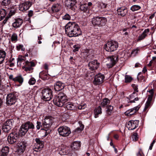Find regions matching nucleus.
<instances>
[{"label": "nucleus", "mask_w": 156, "mask_h": 156, "mask_svg": "<svg viewBox=\"0 0 156 156\" xmlns=\"http://www.w3.org/2000/svg\"><path fill=\"white\" fill-rule=\"evenodd\" d=\"M118 57L117 56L108 57H106L108 61H106V65L108 68H110L113 66L118 60Z\"/></svg>", "instance_id": "9d476101"}, {"label": "nucleus", "mask_w": 156, "mask_h": 156, "mask_svg": "<svg viewBox=\"0 0 156 156\" xmlns=\"http://www.w3.org/2000/svg\"><path fill=\"white\" fill-rule=\"evenodd\" d=\"M11 3L10 0H3L2 2V4L4 6H7Z\"/></svg>", "instance_id": "a18cd8bd"}, {"label": "nucleus", "mask_w": 156, "mask_h": 156, "mask_svg": "<svg viewBox=\"0 0 156 156\" xmlns=\"http://www.w3.org/2000/svg\"><path fill=\"white\" fill-rule=\"evenodd\" d=\"M25 58L24 57H19L18 59V62H19L20 63L21 65L23 62H24Z\"/></svg>", "instance_id": "8fccbe9b"}, {"label": "nucleus", "mask_w": 156, "mask_h": 156, "mask_svg": "<svg viewBox=\"0 0 156 156\" xmlns=\"http://www.w3.org/2000/svg\"><path fill=\"white\" fill-rule=\"evenodd\" d=\"M144 110H146L151 105L153 98H147Z\"/></svg>", "instance_id": "58836bf2"}, {"label": "nucleus", "mask_w": 156, "mask_h": 156, "mask_svg": "<svg viewBox=\"0 0 156 156\" xmlns=\"http://www.w3.org/2000/svg\"><path fill=\"white\" fill-rule=\"evenodd\" d=\"M58 131L60 136L64 137L69 136L71 133L70 128L66 126H60L58 128Z\"/></svg>", "instance_id": "0eeeda50"}, {"label": "nucleus", "mask_w": 156, "mask_h": 156, "mask_svg": "<svg viewBox=\"0 0 156 156\" xmlns=\"http://www.w3.org/2000/svg\"><path fill=\"white\" fill-rule=\"evenodd\" d=\"M127 8L124 7L119 8L117 10V13L118 15L122 16H125L127 13Z\"/></svg>", "instance_id": "a211bd4d"}, {"label": "nucleus", "mask_w": 156, "mask_h": 156, "mask_svg": "<svg viewBox=\"0 0 156 156\" xmlns=\"http://www.w3.org/2000/svg\"><path fill=\"white\" fill-rule=\"evenodd\" d=\"M17 98H6L7 104L11 105L15 104Z\"/></svg>", "instance_id": "473e14b6"}, {"label": "nucleus", "mask_w": 156, "mask_h": 156, "mask_svg": "<svg viewBox=\"0 0 156 156\" xmlns=\"http://www.w3.org/2000/svg\"><path fill=\"white\" fill-rule=\"evenodd\" d=\"M140 7L138 5H133L131 8V10L133 11L138 10L140 9Z\"/></svg>", "instance_id": "37998d69"}, {"label": "nucleus", "mask_w": 156, "mask_h": 156, "mask_svg": "<svg viewBox=\"0 0 156 156\" xmlns=\"http://www.w3.org/2000/svg\"><path fill=\"white\" fill-rule=\"evenodd\" d=\"M36 128L37 130H39L41 128H44V125L43 124V122L42 123L40 122L37 121V122Z\"/></svg>", "instance_id": "ea45409f"}, {"label": "nucleus", "mask_w": 156, "mask_h": 156, "mask_svg": "<svg viewBox=\"0 0 156 156\" xmlns=\"http://www.w3.org/2000/svg\"><path fill=\"white\" fill-rule=\"evenodd\" d=\"M65 28L66 32L69 37H78L82 34L79 26L75 23L69 22Z\"/></svg>", "instance_id": "f257e3e1"}, {"label": "nucleus", "mask_w": 156, "mask_h": 156, "mask_svg": "<svg viewBox=\"0 0 156 156\" xmlns=\"http://www.w3.org/2000/svg\"><path fill=\"white\" fill-rule=\"evenodd\" d=\"M14 12L12 11H10L9 13L8 17H9V18L12 15H13L14 14Z\"/></svg>", "instance_id": "69168bd1"}, {"label": "nucleus", "mask_w": 156, "mask_h": 156, "mask_svg": "<svg viewBox=\"0 0 156 156\" xmlns=\"http://www.w3.org/2000/svg\"><path fill=\"white\" fill-rule=\"evenodd\" d=\"M81 145V142L79 141H75L71 145L72 150L71 156H77V153L76 151H78L80 149Z\"/></svg>", "instance_id": "6e6552de"}, {"label": "nucleus", "mask_w": 156, "mask_h": 156, "mask_svg": "<svg viewBox=\"0 0 156 156\" xmlns=\"http://www.w3.org/2000/svg\"><path fill=\"white\" fill-rule=\"evenodd\" d=\"M24 79L21 75H19L14 77L13 81L15 82H18L20 85H22Z\"/></svg>", "instance_id": "7c9ffc66"}, {"label": "nucleus", "mask_w": 156, "mask_h": 156, "mask_svg": "<svg viewBox=\"0 0 156 156\" xmlns=\"http://www.w3.org/2000/svg\"><path fill=\"white\" fill-rule=\"evenodd\" d=\"M138 134L136 133H134L132 136L133 140L135 141H137L138 139Z\"/></svg>", "instance_id": "de8ad7c7"}, {"label": "nucleus", "mask_w": 156, "mask_h": 156, "mask_svg": "<svg viewBox=\"0 0 156 156\" xmlns=\"http://www.w3.org/2000/svg\"><path fill=\"white\" fill-rule=\"evenodd\" d=\"M32 5V3L29 1H26L19 6V9L22 11L27 10Z\"/></svg>", "instance_id": "ddd939ff"}, {"label": "nucleus", "mask_w": 156, "mask_h": 156, "mask_svg": "<svg viewBox=\"0 0 156 156\" xmlns=\"http://www.w3.org/2000/svg\"><path fill=\"white\" fill-rule=\"evenodd\" d=\"M18 93H10L8 94L6 98H16L18 97Z\"/></svg>", "instance_id": "c03bdc74"}, {"label": "nucleus", "mask_w": 156, "mask_h": 156, "mask_svg": "<svg viewBox=\"0 0 156 156\" xmlns=\"http://www.w3.org/2000/svg\"><path fill=\"white\" fill-rule=\"evenodd\" d=\"M137 94L136 92H133L130 95V98H133L134 97H137Z\"/></svg>", "instance_id": "0e129e2a"}, {"label": "nucleus", "mask_w": 156, "mask_h": 156, "mask_svg": "<svg viewBox=\"0 0 156 156\" xmlns=\"http://www.w3.org/2000/svg\"><path fill=\"white\" fill-rule=\"evenodd\" d=\"M23 23V20L21 19L18 18L15 20V21L12 23V27L17 28L20 27Z\"/></svg>", "instance_id": "4be33fe9"}, {"label": "nucleus", "mask_w": 156, "mask_h": 156, "mask_svg": "<svg viewBox=\"0 0 156 156\" xmlns=\"http://www.w3.org/2000/svg\"><path fill=\"white\" fill-rule=\"evenodd\" d=\"M139 123L138 120H131L129 121L127 123V127L129 130H133L137 128Z\"/></svg>", "instance_id": "f8f14e48"}, {"label": "nucleus", "mask_w": 156, "mask_h": 156, "mask_svg": "<svg viewBox=\"0 0 156 156\" xmlns=\"http://www.w3.org/2000/svg\"><path fill=\"white\" fill-rule=\"evenodd\" d=\"M79 123L80 124V127H78L75 130V132L78 133L81 132L83 129L84 128V125L82 124V122L81 121H80Z\"/></svg>", "instance_id": "e433bc0d"}, {"label": "nucleus", "mask_w": 156, "mask_h": 156, "mask_svg": "<svg viewBox=\"0 0 156 156\" xmlns=\"http://www.w3.org/2000/svg\"><path fill=\"white\" fill-rule=\"evenodd\" d=\"M76 3V0H66V4L68 8L73 10L75 9L74 6Z\"/></svg>", "instance_id": "aec40b11"}, {"label": "nucleus", "mask_w": 156, "mask_h": 156, "mask_svg": "<svg viewBox=\"0 0 156 156\" xmlns=\"http://www.w3.org/2000/svg\"><path fill=\"white\" fill-rule=\"evenodd\" d=\"M28 131L23 124L21 125L20 129L18 130V131L19 133L20 136H24Z\"/></svg>", "instance_id": "412c9836"}, {"label": "nucleus", "mask_w": 156, "mask_h": 156, "mask_svg": "<svg viewBox=\"0 0 156 156\" xmlns=\"http://www.w3.org/2000/svg\"><path fill=\"white\" fill-rule=\"evenodd\" d=\"M101 110L102 109L100 106H99L95 108L94 110V113L95 118L98 117V115L102 113Z\"/></svg>", "instance_id": "bb28decb"}, {"label": "nucleus", "mask_w": 156, "mask_h": 156, "mask_svg": "<svg viewBox=\"0 0 156 156\" xmlns=\"http://www.w3.org/2000/svg\"><path fill=\"white\" fill-rule=\"evenodd\" d=\"M53 117L50 116H46L42 121L44 125V128H47L50 127L54 122Z\"/></svg>", "instance_id": "1a4fd4ad"}, {"label": "nucleus", "mask_w": 156, "mask_h": 156, "mask_svg": "<svg viewBox=\"0 0 156 156\" xmlns=\"http://www.w3.org/2000/svg\"><path fill=\"white\" fill-rule=\"evenodd\" d=\"M107 22L105 18L97 16L92 19V23L94 26H104Z\"/></svg>", "instance_id": "423d86ee"}, {"label": "nucleus", "mask_w": 156, "mask_h": 156, "mask_svg": "<svg viewBox=\"0 0 156 156\" xmlns=\"http://www.w3.org/2000/svg\"><path fill=\"white\" fill-rule=\"evenodd\" d=\"M62 120L63 121H65V120L68 119L69 118V115L66 113L63 114L62 115Z\"/></svg>", "instance_id": "603ef678"}, {"label": "nucleus", "mask_w": 156, "mask_h": 156, "mask_svg": "<svg viewBox=\"0 0 156 156\" xmlns=\"http://www.w3.org/2000/svg\"><path fill=\"white\" fill-rule=\"evenodd\" d=\"M6 55L5 51L2 49H0V64L3 63Z\"/></svg>", "instance_id": "393cba45"}, {"label": "nucleus", "mask_w": 156, "mask_h": 156, "mask_svg": "<svg viewBox=\"0 0 156 156\" xmlns=\"http://www.w3.org/2000/svg\"><path fill=\"white\" fill-rule=\"evenodd\" d=\"M41 130H45V134L44 136V137H46L48 134H49L51 132V130L49 129V128H41Z\"/></svg>", "instance_id": "79ce46f5"}, {"label": "nucleus", "mask_w": 156, "mask_h": 156, "mask_svg": "<svg viewBox=\"0 0 156 156\" xmlns=\"http://www.w3.org/2000/svg\"><path fill=\"white\" fill-rule=\"evenodd\" d=\"M100 64L97 60H94L90 62L88 64L89 69L92 70L97 69L99 66Z\"/></svg>", "instance_id": "f3484780"}, {"label": "nucleus", "mask_w": 156, "mask_h": 156, "mask_svg": "<svg viewBox=\"0 0 156 156\" xmlns=\"http://www.w3.org/2000/svg\"><path fill=\"white\" fill-rule=\"evenodd\" d=\"M16 48L19 51L20 49L22 51H24L25 50V48L23 47V45L20 44L16 46Z\"/></svg>", "instance_id": "5fc2aeb1"}, {"label": "nucleus", "mask_w": 156, "mask_h": 156, "mask_svg": "<svg viewBox=\"0 0 156 156\" xmlns=\"http://www.w3.org/2000/svg\"><path fill=\"white\" fill-rule=\"evenodd\" d=\"M138 50L135 49L133 50L131 53V54L133 55V56L135 55L138 53Z\"/></svg>", "instance_id": "680f3d73"}, {"label": "nucleus", "mask_w": 156, "mask_h": 156, "mask_svg": "<svg viewBox=\"0 0 156 156\" xmlns=\"http://www.w3.org/2000/svg\"><path fill=\"white\" fill-rule=\"evenodd\" d=\"M9 150V148L7 146H5L2 148L1 150V156H7Z\"/></svg>", "instance_id": "cd10ccee"}, {"label": "nucleus", "mask_w": 156, "mask_h": 156, "mask_svg": "<svg viewBox=\"0 0 156 156\" xmlns=\"http://www.w3.org/2000/svg\"><path fill=\"white\" fill-rule=\"evenodd\" d=\"M51 90L48 88L44 89L42 90V98H51L52 97Z\"/></svg>", "instance_id": "dca6fc26"}, {"label": "nucleus", "mask_w": 156, "mask_h": 156, "mask_svg": "<svg viewBox=\"0 0 156 156\" xmlns=\"http://www.w3.org/2000/svg\"><path fill=\"white\" fill-rule=\"evenodd\" d=\"M149 92L150 93V94L148 95V98H152L154 94L153 90V89H151L149 91Z\"/></svg>", "instance_id": "bf43d9fd"}, {"label": "nucleus", "mask_w": 156, "mask_h": 156, "mask_svg": "<svg viewBox=\"0 0 156 156\" xmlns=\"http://www.w3.org/2000/svg\"><path fill=\"white\" fill-rule=\"evenodd\" d=\"M80 9L82 11L87 13H89V8L86 4L81 5L80 6Z\"/></svg>", "instance_id": "f704fd0d"}, {"label": "nucleus", "mask_w": 156, "mask_h": 156, "mask_svg": "<svg viewBox=\"0 0 156 156\" xmlns=\"http://www.w3.org/2000/svg\"><path fill=\"white\" fill-rule=\"evenodd\" d=\"M53 101L54 104L58 107H61L64 105L68 110L74 111L77 109V106L75 104L69 102L65 104L66 100L63 99V98H54Z\"/></svg>", "instance_id": "f03ea898"}, {"label": "nucleus", "mask_w": 156, "mask_h": 156, "mask_svg": "<svg viewBox=\"0 0 156 156\" xmlns=\"http://www.w3.org/2000/svg\"><path fill=\"white\" fill-rule=\"evenodd\" d=\"M58 149V153L62 155L67 154L70 151L69 147L66 146L61 147Z\"/></svg>", "instance_id": "4468645a"}, {"label": "nucleus", "mask_w": 156, "mask_h": 156, "mask_svg": "<svg viewBox=\"0 0 156 156\" xmlns=\"http://www.w3.org/2000/svg\"><path fill=\"white\" fill-rule=\"evenodd\" d=\"M17 40V35L16 34H13L11 37V41H16Z\"/></svg>", "instance_id": "3c124183"}, {"label": "nucleus", "mask_w": 156, "mask_h": 156, "mask_svg": "<svg viewBox=\"0 0 156 156\" xmlns=\"http://www.w3.org/2000/svg\"><path fill=\"white\" fill-rule=\"evenodd\" d=\"M65 86V84L63 83L58 81L55 84L54 89L56 91H59L63 89Z\"/></svg>", "instance_id": "6ab92c4d"}, {"label": "nucleus", "mask_w": 156, "mask_h": 156, "mask_svg": "<svg viewBox=\"0 0 156 156\" xmlns=\"http://www.w3.org/2000/svg\"><path fill=\"white\" fill-rule=\"evenodd\" d=\"M118 47V43L113 41H108L105 45V49L107 51L112 52L116 50Z\"/></svg>", "instance_id": "20e7f679"}, {"label": "nucleus", "mask_w": 156, "mask_h": 156, "mask_svg": "<svg viewBox=\"0 0 156 156\" xmlns=\"http://www.w3.org/2000/svg\"><path fill=\"white\" fill-rule=\"evenodd\" d=\"M25 66H30L31 67H34L35 66L34 63V62H29L28 61H27L25 62Z\"/></svg>", "instance_id": "a19ab883"}, {"label": "nucleus", "mask_w": 156, "mask_h": 156, "mask_svg": "<svg viewBox=\"0 0 156 156\" xmlns=\"http://www.w3.org/2000/svg\"><path fill=\"white\" fill-rule=\"evenodd\" d=\"M66 95L62 92H60L58 94L57 98H63L66 97Z\"/></svg>", "instance_id": "052dcab7"}, {"label": "nucleus", "mask_w": 156, "mask_h": 156, "mask_svg": "<svg viewBox=\"0 0 156 156\" xmlns=\"http://www.w3.org/2000/svg\"><path fill=\"white\" fill-rule=\"evenodd\" d=\"M63 19L66 20H69L71 19V17L70 15L68 14H66L62 17Z\"/></svg>", "instance_id": "864d4df0"}, {"label": "nucleus", "mask_w": 156, "mask_h": 156, "mask_svg": "<svg viewBox=\"0 0 156 156\" xmlns=\"http://www.w3.org/2000/svg\"><path fill=\"white\" fill-rule=\"evenodd\" d=\"M60 6L58 4H54L51 7V10L53 12H58L60 9Z\"/></svg>", "instance_id": "c9c22d12"}, {"label": "nucleus", "mask_w": 156, "mask_h": 156, "mask_svg": "<svg viewBox=\"0 0 156 156\" xmlns=\"http://www.w3.org/2000/svg\"><path fill=\"white\" fill-rule=\"evenodd\" d=\"M149 31L150 30L149 29L147 28L145 30L141 35L138 37L137 41H139L144 39L147 36V34L149 32Z\"/></svg>", "instance_id": "5701e85b"}, {"label": "nucleus", "mask_w": 156, "mask_h": 156, "mask_svg": "<svg viewBox=\"0 0 156 156\" xmlns=\"http://www.w3.org/2000/svg\"><path fill=\"white\" fill-rule=\"evenodd\" d=\"M104 76L101 73L96 75L94 77L93 83L94 84L98 85L102 83L104 81Z\"/></svg>", "instance_id": "9b49d317"}, {"label": "nucleus", "mask_w": 156, "mask_h": 156, "mask_svg": "<svg viewBox=\"0 0 156 156\" xmlns=\"http://www.w3.org/2000/svg\"><path fill=\"white\" fill-rule=\"evenodd\" d=\"M14 12L12 11H10L9 13L8 17H9V18L12 15H13L14 14Z\"/></svg>", "instance_id": "338daca9"}, {"label": "nucleus", "mask_w": 156, "mask_h": 156, "mask_svg": "<svg viewBox=\"0 0 156 156\" xmlns=\"http://www.w3.org/2000/svg\"><path fill=\"white\" fill-rule=\"evenodd\" d=\"M36 80L33 77L31 78L29 80L28 83L30 85H33L36 83Z\"/></svg>", "instance_id": "49530a36"}, {"label": "nucleus", "mask_w": 156, "mask_h": 156, "mask_svg": "<svg viewBox=\"0 0 156 156\" xmlns=\"http://www.w3.org/2000/svg\"><path fill=\"white\" fill-rule=\"evenodd\" d=\"M73 47L74 48V49L73 50V52H75L76 51H78L79 50V49L80 48V47L79 45H75L73 46Z\"/></svg>", "instance_id": "4d7b16f0"}, {"label": "nucleus", "mask_w": 156, "mask_h": 156, "mask_svg": "<svg viewBox=\"0 0 156 156\" xmlns=\"http://www.w3.org/2000/svg\"><path fill=\"white\" fill-rule=\"evenodd\" d=\"M132 86L134 89V92H135V91H136V92H138V91L137 86L135 84H132Z\"/></svg>", "instance_id": "e2e57ef3"}, {"label": "nucleus", "mask_w": 156, "mask_h": 156, "mask_svg": "<svg viewBox=\"0 0 156 156\" xmlns=\"http://www.w3.org/2000/svg\"><path fill=\"white\" fill-rule=\"evenodd\" d=\"M132 80V78L130 76L126 75L125 77V82L126 83L130 82Z\"/></svg>", "instance_id": "09e8293b"}, {"label": "nucleus", "mask_w": 156, "mask_h": 156, "mask_svg": "<svg viewBox=\"0 0 156 156\" xmlns=\"http://www.w3.org/2000/svg\"><path fill=\"white\" fill-rule=\"evenodd\" d=\"M23 67L25 68V70L26 71H30L33 69V68L32 67L30 66L28 67L24 66H23Z\"/></svg>", "instance_id": "6e6d98bb"}, {"label": "nucleus", "mask_w": 156, "mask_h": 156, "mask_svg": "<svg viewBox=\"0 0 156 156\" xmlns=\"http://www.w3.org/2000/svg\"><path fill=\"white\" fill-rule=\"evenodd\" d=\"M140 106L139 105L135 107L132 109L127 111L125 113L126 115L129 114L130 115H134L139 109Z\"/></svg>", "instance_id": "b1692460"}, {"label": "nucleus", "mask_w": 156, "mask_h": 156, "mask_svg": "<svg viewBox=\"0 0 156 156\" xmlns=\"http://www.w3.org/2000/svg\"><path fill=\"white\" fill-rule=\"evenodd\" d=\"M28 146L27 141L24 139H22L17 144L16 152L19 155L23 154Z\"/></svg>", "instance_id": "7ed1b4c3"}, {"label": "nucleus", "mask_w": 156, "mask_h": 156, "mask_svg": "<svg viewBox=\"0 0 156 156\" xmlns=\"http://www.w3.org/2000/svg\"><path fill=\"white\" fill-rule=\"evenodd\" d=\"M10 133L12 134V135L14 137V139H16V140H17L18 139H19L20 136L18 131V130L16 129H13L12 132Z\"/></svg>", "instance_id": "2f4dec72"}, {"label": "nucleus", "mask_w": 156, "mask_h": 156, "mask_svg": "<svg viewBox=\"0 0 156 156\" xmlns=\"http://www.w3.org/2000/svg\"><path fill=\"white\" fill-rule=\"evenodd\" d=\"M6 11L3 9L0 10V21L3 20L6 15Z\"/></svg>", "instance_id": "4c0bfd02"}, {"label": "nucleus", "mask_w": 156, "mask_h": 156, "mask_svg": "<svg viewBox=\"0 0 156 156\" xmlns=\"http://www.w3.org/2000/svg\"><path fill=\"white\" fill-rule=\"evenodd\" d=\"M28 130L29 129H33L35 128L34 125L33 123L30 121H28L23 123Z\"/></svg>", "instance_id": "a878e982"}, {"label": "nucleus", "mask_w": 156, "mask_h": 156, "mask_svg": "<svg viewBox=\"0 0 156 156\" xmlns=\"http://www.w3.org/2000/svg\"><path fill=\"white\" fill-rule=\"evenodd\" d=\"M42 39V37L41 36V35H40L39 36H38V40L39 41H38V44H41L42 43L41 41V40Z\"/></svg>", "instance_id": "774afa93"}, {"label": "nucleus", "mask_w": 156, "mask_h": 156, "mask_svg": "<svg viewBox=\"0 0 156 156\" xmlns=\"http://www.w3.org/2000/svg\"><path fill=\"white\" fill-rule=\"evenodd\" d=\"M110 102V101L108 98H104L103 99L100 105L102 107L104 108L109 105L108 104H109Z\"/></svg>", "instance_id": "72a5a7b5"}, {"label": "nucleus", "mask_w": 156, "mask_h": 156, "mask_svg": "<svg viewBox=\"0 0 156 156\" xmlns=\"http://www.w3.org/2000/svg\"><path fill=\"white\" fill-rule=\"evenodd\" d=\"M106 112L107 116H110L113 112V107L111 105H108L106 107Z\"/></svg>", "instance_id": "c756f323"}, {"label": "nucleus", "mask_w": 156, "mask_h": 156, "mask_svg": "<svg viewBox=\"0 0 156 156\" xmlns=\"http://www.w3.org/2000/svg\"><path fill=\"white\" fill-rule=\"evenodd\" d=\"M14 121L12 119H9L4 122L2 125V129L4 132L8 133L12 128Z\"/></svg>", "instance_id": "39448f33"}, {"label": "nucleus", "mask_w": 156, "mask_h": 156, "mask_svg": "<svg viewBox=\"0 0 156 156\" xmlns=\"http://www.w3.org/2000/svg\"><path fill=\"white\" fill-rule=\"evenodd\" d=\"M137 156H144L142 150L140 149H139V152L137 153Z\"/></svg>", "instance_id": "13d9d810"}, {"label": "nucleus", "mask_w": 156, "mask_h": 156, "mask_svg": "<svg viewBox=\"0 0 156 156\" xmlns=\"http://www.w3.org/2000/svg\"><path fill=\"white\" fill-rule=\"evenodd\" d=\"M12 135V134L10 133L7 137V140L10 144H13L15 143L17 140L16 139H14V137Z\"/></svg>", "instance_id": "c85d7f7f"}, {"label": "nucleus", "mask_w": 156, "mask_h": 156, "mask_svg": "<svg viewBox=\"0 0 156 156\" xmlns=\"http://www.w3.org/2000/svg\"><path fill=\"white\" fill-rule=\"evenodd\" d=\"M35 141L36 142V146L35 149H37V150H35V151H38V150H41L44 146V141L41 140L40 138H36L35 139Z\"/></svg>", "instance_id": "2eb2a0df"}]
</instances>
